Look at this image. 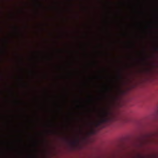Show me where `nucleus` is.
Here are the masks:
<instances>
[{"instance_id": "4", "label": "nucleus", "mask_w": 158, "mask_h": 158, "mask_svg": "<svg viewBox=\"0 0 158 158\" xmlns=\"http://www.w3.org/2000/svg\"><path fill=\"white\" fill-rule=\"evenodd\" d=\"M156 51H158V47L157 48H156Z\"/></svg>"}, {"instance_id": "1", "label": "nucleus", "mask_w": 158, "mask_h": 158, "mask_svg": "<svg viewBox=\"0 0 158 158\" xmlns=\"http://www.w3.org/2000/svg\"><path fill=\"white\" fill-rule=\"evenodd\" d=\"M115 118V116L111 112L104 110L102 113V117L101 120L96 124V126H98L103 123H108L113 121Z\"/></svg>"}, {"instance_id": "3", "label": "nucleus", "mask_w": 158, "mask_h": 158, "mask_svg": "<svg viewBox=\"0 0 158 158\" xmlns=\"http://www.w3.org/2000/svg\"><path fill=\"white\" fill-rule=\"evenodd\" d=\"M120 92L121 93H122L123 92V91H122V90H120Z\"/></svg>"}, {"instance_id": "5", "label": "nucleus", "mask_w": 158, "mask_h": 158, "mask_svg": "<svg viewBox=\"0 0 158 158\" xmlns=\"http://www.w3.org/2000/svg\"><path fill=\"white\" fill-rule=\"evenodd\" d=\"M120 76H119V78H120Z\"/></svg>"}, {"instance_id": "2", "label": "nucleus", "mask_w": 158, "mask_h": 158, "mask_svg": "<svg viewBox=\"0 0 158 158\" xmlns=\"http://www.w3.org/2000/svg\"><path fill=\"white\" fill-rule=\"evenodd\" d=\"M72 143L73 144L75 145L76 144V142L75 141H73Z\"/></svg>"}]
</instances>
